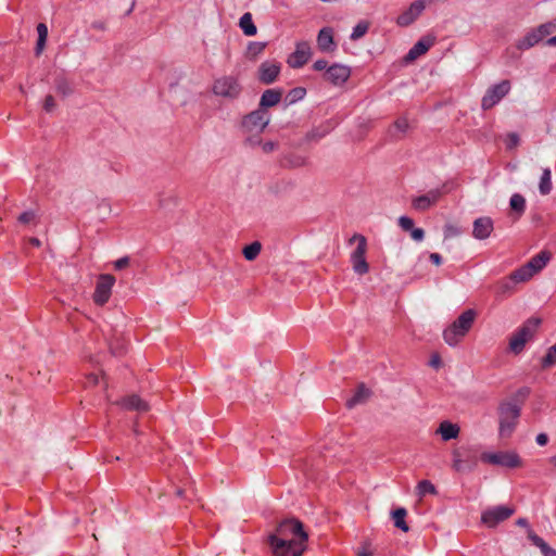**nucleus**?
Segmentation results:
<instances>
[{
    "instance_id": "obj_41",
    "label": "nucleus",
    "mask_w": 556,
    "mask_h": 556,
    "mask_svg": "<svg viewBox=\"0 0 556 556\" xmlns=\"http://www.w3.org/2000/svg\"><path fill=\"white\" fill-rule=\"evenodd\" d=\"M417 494L420 497L426 494H437V489L429 480H421L417 485Z\"/></svg>"
},
{
    "instance_id": "obj_36",
    "label": "nucleus",
    "mask_w": 556,
    "mask_h": 556,
    "mask_svg": "<svg viewBox=\"0 0 556 556\" xmlns=\"http://www.w3.org/2000/svg\"><path fill=\"white\" fill-rule=\"evenodd\" d=\"M262 244L258 241H254L243 248V256L247 261H254L261 253Z\"/></svg>"
},
{
    "instance_id": "obj_32",
    "label": "nucleus",
    "mask_w": 556,
    "mask_h": 556,
    "mask_svg": "<svg viewBox=\"0 0 556 556\" xmlns=\"http://www.w3.org/2000/svg\"><path fill=\"white\" fill-rule=\"evenodd\" d=\"M406 516L407 510L403 507L396 508L392 511V519L394 521V526L401 529L403 532H407L409 530V527L405 521Z\"/></svg>"
},
{
    "instance_id": "obj_17",
    "label": "nucleus",
    "mask_w": 556,
    "mask_h": 556,
    "mask_svg": "<svg viewBox=\"0 0 556 556\" xmlns=\"http://www.w3.org/2000/svg\"><path fill=\"white\" fill-rule=\"evenodd\" d=\"M280 73V64L276 61L263 62L257 71V78L264 85H270L276 81Z\"/></svg>"
},
{
    "instance_id": "obj_42",
    "label": "nucleus",
    "mask_w": 556,
    "mask_h": 556,
    "mask_svg": "<svg viewBox=\"0 0 556 556\" xmlns=\"http://www.w3.org/2000/svg\"><path fill=\"white\" fill-rule=\"evenodd\" d=\"M266 47L264 42L253 41L250 42L247 49V56L249 59H255L258 54H261Z\"/></svg>"
},
{
    "instance_id": "obj_31",
    "label": "nucleus",
    "mask_w": 556,
    "mask_h": 556,
    "mask_svg": "<svg viewBox=\"0 0 556 556\" xmlns=\"http://www.w3.org/2000/svg\"><path fill=\"white\" fill-rule=\"evenodd\" d=\"M553 189L552 172L549 168H544L539 184V190L542 195H547Z\"/></svg>"
},
{
    "instance_id": "obj_29",
    "label": "nucleus",
    "mask_w": 556,
    "mask_h": 556,
    "mask_svg": "<svg viewBox=\"0 0 556 556\" xmlns=\"http://www.w3.org/2000/svg\"><path fill=\"white\" fill-rule=\"evenodd\" d=\"M528 538L536 547L541 549V553L544 556H556V549L548 546L547 543L532 530L528 531Z\"/></svg>"
},
{
    "instance_id": "obj_43",
    "label": "nucleus",
    "mask_w": 556,
    "mask_h": 556,
    "mask_svg": "<svg viewBox=\"0 0 556 556\" xmlns=\"http://www.w3.org/2000/svg\"><path fill=\"white\" fill-rule=\"evenodd\" d=\"M368 28H369V23L368 22H365V21L359 22L353 28V31L351 34V39L352 40H358L359 38H362L363 36L366 35V33L368 31Z\"/></svg>"
},
{
    "instance_id": "obj_16",
    "label": "nucleus",
    "mask_w": 556,
    "mask_h": 556,
    "mask_svg": "<svg viewBox=\"0 0 556 556\" xmlns=\"http://www.w3.org/2000/svg\"><path fill=\"white\" fill-rule=\"evenodd\" d=\"M351 70L346 65L333 64L324 73V79L336 85H343L350 77Z\"/></svg>"
},
{
    "instance_id": "obj_21",
    "label": "nucleus",
    "mask_w": 556,
    "mask_h": 556,
    "mask_svg": "<svg viewBox=\"0 0 556 556\" xmlns=\"http://www.w3.org/2000/svg\"><path fill=\"white\" fill-rule=\"evenodd\" d=\"M545 36L540 31V28L536 27L529 31L523 38L518 40L517 48L519 50H528L543 40Z\"/></svg>"
},
{
    "instance_id": "obj_35",
    "label": "nucleus",
    "mask_w": 556,
    "mask_h": 556,
    "mask_svg": "<svg viewBox=\"0 0 556 556\" xmlns=\"http://www.w3.org/2000/svg\"><path fill=\"white\" fill-rule=\"evenodd\" d=\"M510 275L511 279H514L516 283L529 281L534 276V274L526 266V264L514 270Z\"/></svg>"
},
{
    "instance_id": "obj_58",
    "label": "nucleus",
    "mask_w": 556,
    "mask_h": 556,
    "mask_svg": "<svg viewBox=\"0 0 556 556\" xmlns=\"http://www.w3.org/2000/svg\"><path fill=\"white\" fill-rule=\"evenodd\" d=\"M545 43L549 47H555L556 46V36L548 38Z\"/></svg>"
},
{
    "instance_id": "obj_59",
    "label": "nucleus",
    "mask_w": 556,
    "mask_h": 556,
    "mask_svg": "<svg viewBox=\"0 0 556 556\" xmlns=\"http://www.w3.org/2000/svg\"><path fill=\"white\" fill-rule=\"evenodd\" d=\"M112 353L115 355H122L124 353V349L123 348H118V349L112 348Z\"/></svg>"
},
{
    "instance_id": "obj_2",
    "label": "nucleus",
    "mask_w": 556,
    "mask_h": 556,
    "mask_svg": "<svg viewBox=\"0 0 556 556\" xmlns=\"http://www.w3.org/2000/svg\"><path fill=\"white\" fill-rule=\"evenodd\" d=\"M269 119V114L267 110L264 109H257L244 116L242 121V129L247 134L245 142L250 147L261 144L258 135L268 125Z\"/></svg>"
},
{
    "instance_id": "obj_53",
    "label": "nucleus",
    "mask_w": 556,
    "mask_h": 556,
    "mask_svg": "<svg viewBox=\"0 0 556 556\" xmlns=\"http://www.w3.org/2000/svg\"><path fill=\"white\" fill-rule=\"evenodd\" d=\"M547 442H548V437H547V434H545V433H539V434L536 435V443H538L539 445L544 446V445H546V444H547Z\"/></svg>"
},
{
    "instance_id": "obj_6",
    "label": "nucleus",
    "mask_w": 556,
    "mask_h": 556,
    "mask_svg": "<svg viewBox=\"0 0 556 556\" xmlns=\"http://www.w3.org/2000/svg\"><path fill=\"white\" fill-rule=\"evenodd\" d=\"M500 429L498 433L502 439L509 438L518 422L520 416V407L516 403L506 402L500 406Z\"/></svg>"
},
{
    "instance_id": "obj_19",
    "label": "nucleus",
    "mask_w": 556,
    "mask_h": 556,
    "mask_svg": "<svg viewBox=\"0 0 556 556\" xmlns=\"http://www.w3.org/2000/svg\"><path fill=\"white\" fill-rule=\"evenodd\" d=\"M317 47L321 52H332L336 49L333 41V30L330 27H324L317 36Z\"/></svg>"
},
{
    "instance_id": "obj_61",
    "label": "nucleus",
    "mask_w": 556,
    "mask_h": 556,
    "mask_svg": "<svg viewBox=\"0 0 556 556\" xmlns=\"http://www.w3.org/2000/svg\"><path fill=\"white\" fill-rule=\"evenodd\" d=\"M358 556H372V554L370 552H367V551H362L358 553Z\"/></svg>"
},
{
    "instance_id": "obj_45",
    "label": "nucleus",
    "mask_w": 556,
    "mask_h": 556,
    "mask_svg": "<svg viewBox=\"0 0 556 556\" xmlns=\"http://www.w3.org/2000/svg\"><path fill=\"white\" fill-rule=\"evenodd\" d=\"M399 226L404 231H410L414 228V220L410 217L407 216H401L399 218Z\"/></svg>"
},
{
    "instance_id": "obj_12",
    "label": "nucleus",
    "mask_w": 556,
    "mask_h": 556,
    "mask_svg": "<svg viewBox=\"0 0 556 556\" xmlns=\"http://www.w3.org/2000/svg\"><path fill=\"white\" fill-rule=\"evenodd\" d=\"M114 283V276L110 274H102L99 276L93 293V301L97 305L102 306L109 301Z\"/></svg>"
},
{
    "instance_id": "obj_25",
    "label": "nucleus",
    "mask_w": 556,
    "mask_h": 556,
    "mask_svg": "<svg viewBox=\"0 0 556 556\" xmlns=\"http://www.w3.org/2000/svg\"><path fill=\"white\" fill-rule=\"evenodd\" d=\"M459 427L456 424H452L447 420L442 421L437 430L444 441L456 439L459 434Z\"/></svg>"
},
{
    "instance_id": "obj_33",
    "label": "nucleus",
    "mask_w": 556,
    "mask_h": 556,
    "mask_svg": "<svg viewBox=\"0 0 556 556\" xmlns=\"http://www.w3.org/2000/svg\"><path fill=\"white\" fill-rule=\"evenodd\" d=\"M37 33H38V39H37L35 51H36V54L39 55L43 51L45 46H46V41H47V38H48V27H47V25L43 24V23H39L37 25Z\"/></svg>"
},
{
    "instance_id": "obj_3",
    "label": "nucleus",
    "mask_w": 556,
    "mask_h": 556,
    "mask_svg": "<svg viewBox=\"0 0 556 556\" xmlns=\"http://www.w3.org/2000/svg\"><path fill=\"white\" fill-rule=\"evenodd\" d=\"M473 309H466L443 331L444 341L455 346L469 332L476 319Z\"/></svg>"
},
{
    "instance_id": "obj_39",
    "label": "nucleus",
    "mask_w": 556,
    "mask_h": 556,
    "mask_svg": "<svg viewBox=\"0 0 556 556\" xmlns=\"http://www.w3.org/2000/svg\"><path fill=\"white\" fill-rule=\"evenodd\" d=\"M305 94H306L305 88L295 87L288 92L286 100L288 101L289 104H293V103L302 100L305 97Z\"/></svg>"
},
{
    "instance_id": "obj_18",
    "label": "nucleus",
    "mask_w": 556,
    "mask_h": 556,
    "mask_svg": "<svg viewBox=\"0 0 556 556\" xmlns=\"http://www.w3.org/2000/svg\"><path fill=\"white\" fill-rule=\"evenodd\" d=\"M435 42V37L433 36H425L420 40H418L413 48L405 55L406 62H413L417 58L425 54Z\"/></svg>"
},
{
    "instance_id": "obj_51",
    "label": "nucleus",
    "mask_w": 556,
    "mask_h": 556,
    "mask_svg": "<svg viewBox=\"0 0 556 556\" xmlns=\"http://www.w3.org/2000/svg\"><path fill=\"white\" fill-rule=\"evenodd\" d=\"M328 62L326 60H317L316 62H314L313 64V68L317 72H320V71H324L328 68Z\"/></svg>"
},
{
    "instance_id": "obj_38",
    "label": "nucleus",
    "mask_w": 556,
    "mask_h": 556,
    "mask_svg": "<svg viewBox=\"0 0 556 556\" xmlns=\"http://www.w3.org/2000/svg\"><path fill=\"white\" fill-rule=\"evenodd\" d=\"M55 89L64 97L73 92L71 83L64 77H59L55 79Z\"/></svg>"
},
{
    "instance_id": "obj_60",
    "label": "nucleus",
    "mask_w": 556,
    "mask_h": 556,
    "mask_svg": "<svg viewBox=\"0 0 556 556\" xmlns=\"http://www.w3.org/2000/svg\"><path fill=\"white\" fill-rule=\"evenodd\" d=\"M517 525H518V526L526 527V526L528 525V521H527V519H525V518H519V519L517 520Z\"/></svg>"
},
{
    "instance_id": "obj_52",
    "label": "nucleus",
    "mask_w": 556,
    "mask_h": 556,
    "mask_svg": "<svg viewBox=\"0 0 556 556\" xmlns=\"http://www.w3.org/2000/svg\"><path fill=\"white\" fill-rule=\"evenodd\" d=\"M429 365L435 369L441 367V357L439 354H433L430 358Z\"/></svg>"
},
{
    "instance_id": "obj_57",
    "label": "nucleus",
    "mask_w": 556,
    "mask_h": 556,
    "mask_svg": "<svg viewBox=\"0 0 556 556\" xmlns=\"http://www.w3.org/2000/svg\"><path fill=\"white\" fill-rule=\"evenodd\" d=\"M92 27L96 28V29H99V30H104L105 28V25L103 22H94L92 24Z\"/></svg>"
},
{
    "instance_id": "obj_27",
    "label": "nucleus",
    "mask_w": 556,
    "mask_h": 556,
    "mask_svg": "<svg viewBox=\"0 0 556 556\" xmlns=\"http://www.w3.org/2000/svg\"><path fill=\"white\" fill-rule=\"evenodd\" d=\"M409 129V123L406 117L397 118L392 126L389 128L390 137L394 139H401L405 136Z\"/></svg>"
},
{
    "instance_id": "obj_24",
    "label": "nucleus",
    "mask_w": 556,
    "mask_h": 556,
    "mask_svg": "<svg viewBox=\"0 0 556 556\" xmlns=\"http://www.w3.org/2000/svg\"><path fill=\"white\" fill-rule=\"evenodd\" d=\"M516 285V281L511 279V275H509L495 283V293L498 296H509L515 292Z\"/></svg>"
},
{
    "instance_id": "obj_55",
    "label": "nucleus",
    "mask_w": 556,
    "mask_h": 556,
    "mask_svg": "<svg viewBox=\"0 0 556 556\" xmlns=\"http://www.w3.org/2000/svg\"><path fill=\"white\" fill-rule=\"evenodd\" d=\"M429 258L437 266L442 264V257H441V255L439 253H431L429 255Z\"/></svg>"
},
{
    "instance_id": "obj_15",
    "label": "nucleus",
    "mask_w": 556,
    "mask_h": 556,
    "mask_svg": "<svg viewBox=\"0 0 556 556\" xmlns=\"http://www.w3.org/2000/svg\"><path fill=\"white\" fill-rule=\"evenodd\" d=\"M312 55L311 46L306 41L296 45L295 51L288 58V64L292 68H300L307 63Z\"/></svg>"
},
{
    "instance_id": "obj_5",
    "label": "nucleus",
    "mask_w": 556,
    "mask_h": 556,
    "mask_svg": "<svg viewBox=\"0 0 556 556\" xmlns=\"http://www.w3.org/2000/svg\"><path fill=\"white\" fill-rule=\"evenodd\" d=\"M453 464L452 467L457 472L472 471L479 459V448L475 445L462 446L455 448L452 453Z\"/></svg>"
},
{
    "instance_id": "obj_56",
    "label": "nucleus",
    "mask_w": 556,
    "mask_h": 556,
    "mask_svg": "<svg viewBox=\"0 0 556 556\" xmlns=\"http://www.w3.org/2000/svg\"><path fill=\"white\" fill-rule=\"evenodd\" d=\"M29 243L33 245V247H36V248H39L41 245V242L38 238H30L29 239Z\"/></svg>"
},
{
    "instance_id": "obj_63",
    "label": "nucleus",
    "mask_w": 556,
    "mask_h": 556,
    "mask_svg": "<svg viewBox=\"0 0 556 556\" xmlns=\"http://www.w3.org/2000/svg\"><path fill=\"white\" fill-rule=\"evenodd\" d=\"M184 493H185V491H184L182 489H180V488H178V489H177V491H176V494H177L178 496H182V495H184Z\"/></svg>"
},
{
    "instance_id": "obj_26",
    "label": "nucleus",
    "mask_w": 556,
    "mask_h": 556,
    "mask_svg": "<svg viewBox=\"0 0 556 556\" xmlns=\"http://www.w3.org/2000/svg\"><path fill=\"white\" fill-rule=\"evenodd\" d=\"M549 258H551V254L548 252L542 251L538 255L532 257L526 264V266L535 275L546 266Z\"/></svg>"
},
{
    "instance_id": "obj_9",
    "label": "nucleus",
    "mask_w": 556,
    "mask_h": 556,
    "mask_svg": "<svg viewBox=\"0 0 556 556\" xmlns=\"http://www.w3.org/2000/svg\"><path fill=\"white\" fill-rule=\"evenodd\" d=\"M480 459L483 463L497 465L506 468L521 467L522 460L516 452L482 453Z\"/></svg>"
},
{
    "instance_id": "obj_47",
    "label": "nucleus",
    "mask_w": 556,
    "mask_h": 556,
    "mask_svg": "<svg viewBox=\"0 0 556 556\" xmlns=\"http://www.w3.org/2000/svg\"><path fill=\"white\" fill-rule=\"evenodd\" d=\"M409 232L412 239L415 241H422L425 238V231L421 228H413Z\"/></svg>"
},
{
    "instance_id": "obj_34",
    "label": "nucleus",
    "mask_w": 556,
    "mask_h": 556,
    "mask_svg": "<svg viewBox=\"0 0 556 556\" xmlns=\"http://www.w3.org/2000/svg\"><path fill=\"white\" fill-rule=\"evenodd\" d=\"M510 208L517 213V217L519 218L526 210V199L519 194L515 193L511 195L509 201Z\"/></svg>"
},
{
    "instance_id": "obj_22",
    "label": "nucleus",
    "mask_w": 556,
    "mask_h": 556,
    "mask_svg": "<svg viewBox=\"0 0 556 556\" xmlns=\"http://www.w3.org/2000/svg\"><path fill=\"white\" fill-rule=\"evenodd\" d=\"M282 91L280 89H267L263 92L260 101V108L266 110L267 108L278 104L281 100Z\"/></svg>"
},
{
    "instance_id": "obj_1",
    "label": "nucleus",
    "mask_w": 556,
    "mask_h": 556,
    "mask_svg": "<svg viewBox=\"0 0 556 556\" xmlns=\"http://www.w3.org/2000/svg\"><path fill=\"white\" fill-rule=\"evenodd\" d=\"M307 541L303 523L294 517L281 520L275 532L268 535L273 556H302Z\"/></svg>"
},
{
    "instance_id": "obj_37",
    "label": "nucleus",
    "mask_w": 556,
    "mask_h": 556,
    "mask_svg": "<svg viewBox=\"0 0 556 556\" xmlns=\"http://www.w3.org/2000/svg\"><path fill=\"white\" fill-rule=\"evenodd\" d=\"M556 365V343L548 348L546 355L542 358L541 366L547 369Z\"/></svg>"
},
{
    "instance_id": "obj_28",
    "label": "nucleus",
    "mask_w": 556,
    "mask_h": 556,
    "mask_svg": "<svg viewBox=\"0 0 556 556\" xmlns=\"http://www.w3.org/2000/svg\"><path fill=\"white\" fill-rule=\"evenodd\" d=\"M370 396V391L363 383L359 384L354 393V395L346 401V406L352 408L358 404L365 403Z\"/></svg>"
},
{
    "instance_id": "obj_13",
    "label": "nucleus",
    "mask_w": 556,
    "mask_h": 556,
    "mask_svg": "<svg viewBox=\"0 0 556 556\" xmlns=\"http://www.w3.org/2000/svg\"><path fill=\"white\" fill-rule=\"evenodd\" d=\"M514 514V509L507 506H496L483 511L482 522L490 528L497 526L500 522L508 519Z\"/></svg>"
},
{
    "instance_id": "obj_23",
    "label": "nucleus",
    "mask_w": 556,
    "mask_h": 556,
    "mask_svg": "<svg viewBox=\"0 0 556 556\" xmlns=\"http://www.w3.org/2000/svg\"><path fill=\"white\" fill-rule=\"evenodd\" d=\"M121 405L129 410L148 412L149 405L146 401L141 400L138 395L132 394L125 396L121 401Z\"/></svg>"
},
{
    "instance_id": "obj_4",
    "label": "nucleus",
    "mask_w": 556,
    "mask_h": 556,
    "mask_svg": "<svg viewBox=\"0 0 556 556\" xmlns=\"http://www.w3.org/2000/svg\"><path fill=\"white\" fill-rule=\"evenodd\" d=\"M542 323L539 317L527 319L509 338V351L516 355L520 354L526 344L533 340Z\"/></svg>"
},
{
    "instance_id": "obj_44",
    "label": "nucleus",
    "mask_w": 556,
    "mask_h": 556,
    "mask_svg": "<svg viewBox=\"0 0 556 556\" xmlns=\"http://www.w3.org/2000/svg\"><path fill=\"white\" fill-rule=\"evenodd\" d=\"M538 27L540 28V31L543 33V35L545 37L555 33L556 31V17L553 21L541 24Z\"/></svg>"
},
{
    "instance_id": "obj_62",
    "label": "nucleus",
    "mask_w": 556,
    "mask_h": 556,
    "mask_svg": "<svg viewBox=\"0 0 556 556\" xmlns=\"http://www.w3.org/2000/svg\"><path fill=\"white\" fill-rule=\"evenodd\" d=\"M549 463L556 467V454L549 458Z\"/></svg>"
},
{
    "instance_id": "obj_11",
    "label": "nucleus",
    "mask_w": 556,
    "mask_h": 556,
    "mask_svg": "<svg viewBox=\"0 0 556 556\" xmlns=\"http://www.w3.org/2000/svg\"><path fill=\"white\" fill-rule=\"evenodd\" d=\"M241 85L233 76H223L217 78L213 85V92L216 96L236 99L241 92Z\"/></svg>"
},
{
    "instance_id": "obj_46",
    "label": "nucleus",
    "mask_w": 556,
    "mask_h": 556,
    "mask_svg": "<svg viewBox=\"0 0 556 556\" xmlns=\"http://www.w3.org/2000/svg\"><path fill=\"white\" fill-rule=\"evenodd\" d=\"M260 146L262 147V150L264 153H270L277 149L278 143L275 141H266V142L261 141Z\"/></svg>"
},
{
    "instance_id": "obj_49",
    "label": "nucleus",
    "mask_w": 556,
    "mask_h": 556,
    "mask_svg": "<svg viewBox=\"0 0 556 556\" xmlns=\"http://www.w3.org/2000/svg\"><path fill=\"white\" fill-rule=\"evenodd\" d=\"M54 108H55L54 98L51 94L47 96L45 99V102H43V109L47 112H51Z\"/></svg>"
},
{
    "instance_id": "obj_10",
    "label": "nucleus",
    "mask_w": 556,
    "mask_h": 556,
    "mask_svg": "<svg viewBox=\"0 0 556 556\" xmlns=\"http://www.w3.org/2000/svg\"><path fill=\"white\" fill-rule=\"evenodd\" d=\"M511 85L507 79L491 86L481 100V108L486 111L495 106L510 90Z\"/></svg>"
},
{
    "instance_id": "obj_50",
    "label": "nucleus",
    "mask_w": 556,
    "mask_h": 556,
    "mask_svg": "<svg viewBox=\"0 0 556 556\" xmlns=\"http://www.w3.org/2000/svg\"><path fill=\"white\" fill-rule=\"evenodd\" d=\"M99 376L94 372H91L89 375H87L86 377V386L88 387H91V386H97L99 383Z\"/></svg>"
},
{
    "instance_id": "obj_20",
    "label": "nucleus",
    "mask_w": 556,
    "mask_h": 556,
    "mask_svg": "<svg viewBox=\"0 0 556 556\" xmlns=\"http://www.w3.org/2000/svg\"><path fill=\"white\" fill-rule=\"evenodd\" d=\"M492 230L493 220L490 217H480L473 223L472 235L476 239L483 240L490 237Z\"/></svg>"
},
{
    "instance_id": "obj_48",
    "label": "nucleus",
    "mask_w": 556,
    "mask_h": 556,
    "mask_svg": "<svg viewBox=\"0 0 556 556\" xmlns=\"http://www.w3.org/2000/svg\"><path fill=\"white\" fill-rule=\"evenodd\" d=\"M129 262L130 258L128 256L121 257L117 261H115L114 267L117 270H122L129 265Z\"/></svg>"
},
{
    "instance_id": "obj_7",
    "label": "nucleus",
    "mask_w": 556,
    "mask_h": 556,
    "mask_svg": "<svg viewBox=\"0 0 556 556\" xmlns=\"http://www.w3.org/2000/svg\"><path fill=\"white\" fill-rule=\"evenodd\" d=\"M354 241H357V247L351 254V263H352L353 270L357 275L362 276V275L367 274L369 270V265L365 257L366 252H367V240L362 235H354L350 239V242L352 243Z\"/></svg>"
},
{
    "instance_id": "obj_40",
    "label": "nucleus",
    "mask_w": 556,
    "mask_h": 556,
    "mask_svg": "<svg viewBox=\"0 0 556 556\" xmlns=\"http://www.w3.org/2000/svg\"><path fill=\"white\" fill-rule=\"evenodd\" d=\"M17 220L23 225H37L39 217L35 211H26L18 216Z\"/></svg>"
},
{
    "instance_id": "obj_14",
    "label": "nucleus",
    "mask_w": 556,
    "mask_h": 556,
    "mask_svg": "<svg viewBox=\"0 0 556 556\" xmlns=\"http://www.w3.org/2000/svg\"><path fill=\"white\" fill-rule=\"evenodd\" d=\"M433 0H415L409 8L400 14L396 18V23L399 26H408L422 13L426 8L427 2H432Z\"/></svg>"
},
{
    "instance_id": "obj_30",
    "label": "nucleus",
    "mask_w": 556,
    "mask_h": 556,
    "mask_svg": "<svg viewBox=\"0 0 556 556\" xmlns=\"http://www.w3.org/2000/svg\"><path fill=\"white\" fill-rule=\"evenodd\" d=\"M239 26L247 36H254L257 31V28L252 20V14L250 12H247L241 16Z\"/></svg>"
},
{
    "instance_id": "obj_8",
    "label": "nucleus",
    "mask_w": 556,
    "mask_h": 556,
    "mask_svg": "<svg viewBox=\"0 0 556 556\" xmlns=\"http://www.w3.org/2000/svg\"><path fill=\"white\" fill-rule=\"evenodd\" d=\"M451 191L448 184H443L441 187L431 189L422 195L412 199V207L418 212H425L431 206L435 205L440 199Z\"/></svg>"
},
{
    "instance_id": "obj_54",
    "label": "nucleus",
    "mask_w": 556,
    "mask_h": 556,
    "mask_svg": "<svg viewBox=\"0 0 556 556\" xmlns=\"http://www.w3.org/2000/svg\"><path fill=\"white\" fill-rule=\"evenodd\" d=\"M508 139H509V143H508L509 148L516 147L519 142V137L517 134H509Z\"/></svg>"
}]
</instances>
